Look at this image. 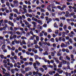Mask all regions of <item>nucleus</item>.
<instances>
[{
  "label": "nucleus",
  "instance_id": "nucleus-1",
  "mask_svg": "<svg viewBox=\"0 0 76 76\" xmlns=\"http://www.w3.org/2000/svg\"><path fill=\"white\" fill-rule=\"evenodd\" d=\"M19 12L21 13H22V14H25V13H27L28 12L26 9H24L23 8H22L20 9Z\"/></svg>",
  "mask_w": 76,
  "mask_h": 76
},
{
  "label": "nucleus",
  "instance_id": "nucleus-2",
  "mask_svg": "<svg viewBox=\"0 0 76 76\" xmlns=\"http://www.w3.org/2000/svg\"><path fill=\"white\" fill-rule=\"evenodd\" d=\"M4 22L5 23H7L8 22V24L11 25V26H12V27L14 26V25L13 24V23H12V22H10V21H9L8 22V21L7 20H4Z\"/></svg>",
  "mask_w": 76,
  "mask_h": 76
},
{
  "label": "nucleus",
  "instance_id": "nucleus-3",
  "mask_svg": "<svg viewBox=\"0 0 76 76\" xmlns=\"http://www.w3.org/2000/svg\"><path fill=\"white\" fill-rule=\"evenodd\" d=\"M13 5L14 6H15V7L18 6V5L19 4V3L18 1L17 0H15L13 1Z\"/></svg>",
  "mask_w": 76,
  "mask_h": 76
},
{
  "label": "nucleus",
  "instance_id": "nucleus-4",
  "mask_svg": "<svg viewBox=\"0 0 76 76\" xmlns=\"http://www.w3.org/2000/svg\"><path fill=\"white\" fill-rule=\"evenodd\" d=\"M55 40L56 42H58V41H61V40H62V39H61V37H60L58 38V39L57 38H56L55 39Z\"/></svg>",
  "mask_w": 76,
  "mask_h": 76
},
{
  "label": "nucleus",
  "instance_id": "nucleus-5",
  "mask_svg": "<svg viewBox=\"0 0 76 76\" xmlns=\"http://www.w3.org/2000/svg\"><path fill=\"white\" fill-rule=\"evenodd\" d=\"M67 46V45H65L63 43H62L61 45V47L62 48H64V47H66Z\"/></svg>",
  "mask_w": 76,
  "mask_h": 76
},
{
  "label": "nucleus",
  "instance_id": "nucleus-6",
  "mask_svg": "<svg viewBox=\"0 0 76 76\" xmlns=\"http://www.w3.org/2000/svg\"><path fill=\"white\" fill-rule=\"evenodd\" d=\"M30 42H28L27 43L28 45V48H29L30 47H32V46L33 45H34V43H31V45L29 44Z\"/></svg>",
  "mask_w": 76,
  "mask_h": 76
},
{
  "label": "nucleus",
  "instance_id": "nucleus-7",
  "mask_svg": "<svg viewBox=\"0 0 76 76\" xmlns=\"http://www.w3.org/2000/svg\"><path fill=\"white\" fill-rule=\"evenodd\" d=\"M21 72V73H22V74H25V73H26V71L25 70H24V69H21L20 70Z\"/></svg>",
  "mask_w": 76,
  "mask_h": 76
},
{
  "label": "nucleus",
  "instance_id": "nucleus-8",
  "mask_svg": "<svg viewBox=\"0 0 76 76\" xmlns=\"http://www.w3.org/2000/svg\"><path fill=\"white\" fill-rule=\"evenodd\" d=\"M2 70V72H3L2 74L4 75L5 74V72H6V70L5 69V68H3Z\"/></svg>",
  "mask_w": 76,
  "mask_h": 76
},
{
  "label": "nucleus",
  "instance_id": "nucleus-9",
  "mask_svg": "<svg viewBox=\"0 0 76 76\" xmlns=\"http://www.w3.org/2000/svg\"><path fill=\"white\" fill-rule=\"evenodd\" d=\"M31 23H32L33 25H34V28H35V27L37 26V23L36 22L34 21H33L31 22Z\"/></svg>",
  "mask_w": 76,
  "mask_h": 76
},
{
  "label": "nucleus",
  "instance_id": "nucleus-10",
  "mask_svg": "<svg viewBox=\"0 0 76 76\" xmlns=\"http://www.w3.org/2000/svg\"><path fill=\"white\" fill-rule=\"evenodd\" d=\"M53 60H55L57 63H59L60 62V61H59V60H58V59H57V58H53Z\"/></svg>",
  "mask_w": 76,
  "mask_h": 76
},
{
  "label": "nucleus",
  "instance_id": "nucleus-11",
  "mask_svg": "<svg viewBox=\"0 0 76 76\" xmlns=\"http://www.w3.org/2000/svg\"><path fill=\"white\" fill-rule=\"evenodd\" d=\"M39 44L40 46V47H42L43 45V42H39Z\"/></svg>",
  "mask_w": 76,
  "mask_h": 76
},
{
  "label": "nucleus",
  "instance_id": "nucleus-12",
  "mask_svg": "<svg viewBox=\"0 0 76 76\" xmlns=\"http://www.w3.org/2000/svg\"><path fill=\"white\" fill-rule=\"evenodd\" d=\"M41 31V30L40 29H39L38 30H36L34 31V32H36L37 34H38V33H39L40 31Z\"/></svg>",
  "mask_w": 76,
  "mask_h": 76
},
{
  "label": "nucleus",
  "instance_id": "nucleus-13",
  "mask_svg": "<svg viewBox=\"0 0 76 76\" xmlns=\"http://www.w3.org/2000/svg\"><path fill=\"white\" fill-rule=\"evenodd\" d=\"M4 75H5L6 76H11L9 72L8 73L6 72Z\"/></svg>",
  "mask_w": 76,
  "mask_h": 76
},
{
  "label": "nucleus",
  "instance_id": "nucleus-14",
  "mask_svg": "<svg viewBox=\"0 0 76 76\" xmlns=\"http://www.w3.org/2000/svg\"><path fill=\"white\" fill-rule=\"evenodd\" d=\"M42 67L45 69V70H47V67L45 65H43L42 66Z\"/></svg>",
  "mask_w": 76,
  "mask_h": 76
},
{
  "label": "nucleus",
  "instance_id": "nucleus-15",
  "mask_svg": "<svg viewBox=\"0 0 76 76\" xmlns=\"http://www.w3.org/2000/svg\"><path fill=\"white\" fill-rule=\"evenodd\" d=\"M13 12H15L16 13H18V10L15 9H14L13 10Z\"/></svg>",
  "mask_w": 76,
  "mask_h": 76
},
{
  "label": "nucleus",
  "instance_id": "nucleus-16",
  "mask_svg": "<svg viewBox=\"0 0 76 76\" xmlns=\"http://www.w3.org/2000/svg\"><path fill=\"white\" fill-rule=\"evenodd\" d=\"M37 22L39 23V24H40V25H42V22L41 20H38L37 21Z\"/></svg>",
  "mask_w": 76,
  "mask_h": 76
},
{
  "label": "nucleus",
  "instance_id": "nucleus-17",
  "mask_svg": "<svg viewBox=\"0 0 76 76\" xmlns=\"http://www.w3.org/2000/svg\"><path fill=\"white\" fill-rule=\"evenodd\" d=\"M48 52L47 51H45V53H43V56H45V55H48Z\"/></svg>",
  "mask_w": 76,
  "mask_h": 76
},
{
  "label": "nucleus",
  "instance_id": "nucleus-18",
  "mask_svg": "<svg viewBox=\"0 0 76 76\" xmlns=\"http://www.w3.org/2000/svg\"><path fill=\"white\" fill-rule=\"evenodd\" d=\"M15 70L14 69H12L11 70L12 74H15Z\"/></svg>",
  "mask_w": 76,
  "mask_h": 76
},
{
  "label": "nucleus",
  "instance_id": "nucleus-19",
  "mask_svg": "<svg viewBox=\"0 0 76 76\" xmlns=\"http://www.w3.org/2000/svg\"><path fill=\"white\" fill-rule=\"evenodd\" d=\"M30 68L29 67L26 68L25 69V70L26 72H28L30 70Z\"/></svg>",
  "mask_w": 76,
  "mask_h": 76
},
{
  "label": "nucleus",
  "instance_id": "nucleus-20",
  "mask_svg": "<svg viewBox=\"0 0 76 76\" xmlns=\"http://www.w3.org/2000/svg\"><path fill=\"white\" fill-rule=\"evenodd\" d=\"M17 34V35H22V33L21 32H19V31H17V32H15Z\"/></svg>",
  "mask_w": 76,
  "mask_h": 76
},
{
  "label": "nucleus",
  "instance_id": "nucleus-21",
  "mask_svg": "<svg viewBox=\"0 0 76 76\" xmlns=\"http://www.w3.org/2000/svg\"><path fill=\"white\" fill-rule=\"evenodd\" d=\"M62 63H63V64H67V61H64V60H63L62 61Z\"/></svg>",
  "mask_w": 76,
  "mask_h": 76
},
{
  "label": "nucleus",
  "instance_id": "nucleus-22",
  "mask_svg": "<svg viewBox=\"0 0 76 76\" xmlns=\"http://www.w3.org/2000/svg\"><path fill=\"white\" fill-rule=\"evenodd\" d=\"M37 42H38V41H37V40H36L34 39V44H35V45H36L37 44Z\"/></svg>",
  "mask_w": 76,
  "mask_h": 76
},
{
  "label": "nucleus",
  "instance_id": "nucleus-23",
  "mask_svg": "<svg viewBox=\"0 0 76 76\" xmlns=\"http://www.w3.org/2000/svg\"><path fill=\"white\" fill-rule=\"evenodd\" d=\"M34 58H35V60H37V59H38V58H39V56H38L37 55H35L34 56Z\"/></svg>",
  "mask_w": 76,
  "mask_h": 76
},
{
  "label": "nucleus",
  "instance_id": "nucleus-24",
  "mask_svg": "<svg viewBox=\"0 0 76 76\" xmlns=\"http://www.w3.org/2000/svg\"><path fill=\"white\" fill-rule=\"evenodd\" d=\"M58 15H61L62 14H64V15L66 14V12L63 11L61 13H60V12L58 13Z\"/></svg>",
  "mask_w": 76,
  "mask_h": 76
},
{
  "label": "nucleus",
  "instance_id": "nucleus-25",
  "mask_svg": "<svg viewBox=\"0 0 76 76\" xmlns=\"http://www.w3.org/2000/svg\"><path fill=\"white\" fill-rule=\"evenodd\" d=\"M26 37H29L30 36V33L29 32H28L26 33Z\"/></svg>",
  "mask_w": 76,
  "mask_h": 76
},
{
  "label": "nucleus",
  "instance_id": "nucleus-26",
  "mask_svg": "<svg viewBox=\"0 0 76 76\" xmlns=\"http://www.w3.org/2000/svg\"><path fill=\"white\" fill-rule=\"evenodd\" d=\"M35 48H39V49L41 48V47H39L38 45H35Z\"/></svg>",
  "mask_w": 76,
  "mask_h": 76
},
{
  "label": "nucleus",
  "instance_id": "nucleus-27",
  "mask_svg": "<svg viewBox=\"0 0 76 76\" xmlns=\"http://www.w3.org/2000/svg\"><path fill=\"white\" fill-rule=\"evenodd\" d=\"M63 29L65 30V31H66V29H67V25H65L63 27Z\"/></svg>",
  "mask_w": 76,
  "mask_h": 76
},
{
  "label": "nucleus",
  "instance_id": "nucleus-28",
  "mask_svg": "<svg viewBox=\"0 0 76 76\" xmlns=\"http://www.w3.org/2000/svg\"><path fill=\"white\" fill-rule=\"evenodd\" d=\"M36 63L37 64V66H39V65H40V63H39V62L38 61H36Z\"/></svg>",
  "mask_w": 76,
  "mask_h": 76
},
{
  "label": "nucleus",
  "instance_id": "nucleus-29",
  "mask_svg": "<svg viewBox=\"0 0 76 76\" xmlns=\"http://www.w3.org/2000/svg\"><path fill=\"white\" fill-rule=\"evenodd\" d=\"M40 70L41 71V72H44V69L42 68H39Z\"/></svg>",
  "mask_w": 76,
  "mask_h": 76
},
{
  "label": "nucleus",
  "instance_id": "nucleus-30",
  "mask_svg": "<svg viewBox=\"0 0 76 76\" xmlns=\"http://www.w3.org/2000/svg\"><path fill=\"white\" fill-rule=\"evenodd\" d=\"M5 46H6V45L4 44L2 45V50H4V49H5Z\"/></svg>",
  "mask_w": 76,
  "mask_h": 76
},
{
  "label": "nucleus",
  "instance_id": "nucleus-31",
  "mask_svg": "<svg viewBox=\"0 0 76 76\" xmlns=\"http://www.w3.org/2000/svg\"><path fill=\"white\" fill-rule=\"evenodd\" d=\"M39 37L36 36V40L37 41H38H38H39Z\"/></svg>",
  "mask_w": 76,
  "mask_h": 76
},
{
  "label": "nucleus",
  "instance_id": "nucleus-32",
  "mask_svg": "<svg viewBox=\"0 0 76 76\" xmlns=\"http://www.w3.org/2000/svg\"><path fill=\"white\" fill-rule=\"evenodd\" d=\"M69 42H70V44H72L73 43V41H72V39H69Z\"/></svg>",
  "mask_w": 76,
  "mask_h": 76
},
{
  "label": "nucleus",
  "instance_id": "nucleus-33",
  "mask_svg": "<svg viewBox=\"0 0 76 76\" xmlns=\"http://www.w3.org/2000/svg\"><path fill=\"white\" fill-rule=\"evenodd\" d=\"M40 12H45V10L44 9H41L40 10Z\"/></svg>",
  "mask_w": 76,
  "mask_h": 76
},
{
  "label": "nucleus",
  "instance_id": "nucleus-34",
  "mask_svg": "<svg viewBox=\"0 0 76 76\" xmlns=\"http://www.w3.org/2000/svg\"><path fill=\"white\" fill-rule=\"evenodd\" d=\"M14 29L15 31H16L17 30H18V29H19V28L14 27Z\"/></svg>",
  "mask_w": 76,
  "mask_h": 76
},
{
  "label": "nucleus",
  "instance_id": "nucleus-35",
  "mask_svg": "<svg viewBox=\"0 0 76 76\" xmlns=\"http://www.w3.org/2000/svg\"><path fill=\"white\" fill-rule=\"evenodd\" d=\"M66 59H67V60H70V58L69 57V56H66Z\"/></svg>",
  "mask_w": 76,
  "mask_h": 76
},
{
  "label": "nucleus",
  "instance_id": "nucleus-36",
  "mask_svg": "<svg viewBox=\"0 0 76 76\" xmlns=\"http://www.w3.org/2000/svg\"><path fill=\"white\" fill-rule=\"evenodd\" d=\"M55 33L56 34V35L57 36L58 34V31L57 30L55 32Z\"/></svg>",
  "mask_w": 76,
  "mask_h": 76
},
{
  "label": "nucleus",
  "instance_id": "nucleus-37",
  "mask_svg": "<svg viewBox=\"0 0 76 76\" xmlns=\"http://www.w3.org/2000/svg\"><path fill=\"white\" fill-rule=\"evenodd\" d=\"M22 42L23 44L24 45H26V43L25 42V40H23L22 41Z\"/></svg>",
  "mask_w": 76,
  "mask_h": 76
},
{
  "label": "nucleus",
  "instance_id": "nucleus-38",
  "mask_svg": "<svg viewBox=\"0 0 76 76\" xmlns=\"http://www.w3.org/2000/svg\"><path fill=\"white\" fill-rule=\"evenodd\" d=\"M51 56H52V57H54L55 56V53H54L52 52L51 53Z\"/></svg>",
  "mask_w": 76,
  "mask_h": 76
},
{
  "label": "nucleus",
  "instance_id": "nucleus-39",
  "mask_svg": "<svg viewBox=\"0 0 76 76\" xmlns=\"http://www.w3.org/2000/svg\"><path fill=\"white\" fill-rule=\"evenodd\" d=\"M66 44V45H70V42H69V41H67V42H65Z\"/></svg>",
  "mask_w": 76,
  "mask_h": 76
},
{
  "label": "nucleus",
  "instance_id": "nucleus-40",
  "mask_svg": "<svg viewBox=\"0 0 76 76\" xmlns=\"http://www.w3.org/2000/svg\"><path fill=\"white\" fill-rule=\"evenodd\" d=\"M50 41H51V42H54V39L53 38H51Z\"/></svg>",
  "mask_w": 76,
  "mask_h": 76
},
{
  "label": "nucleus",
  "instance_id": "nucleus-41",
  "mask_svg": "<svg viewBox=\"0 0 76 76\" xmlns=\"http://www.w3.org/2000/svg\"><path fill=\"white\" fill-rule=\"evenodd\" d=\"M39 37H42L43 36V34H42L41 32L40 33V34H39Z\"/></svg>",
  "mask_w": 76,
  "mask_h": 76
},
{
  "label": "nucleus",
  "instance_id": "nucleus-42",
  "mask_svg": "<svg viewBox=\"0 0 76 76\" xmlns=\"http://www.w3.org/2000/svg\"><path fill=\"white\" fill-rule=\"evenodd\" d=\"M23 8H24V9H27V5H23Z\"/></svg>",
  "mask_w": 76,
  "mask_h": 76
},
{
  "label": "nucleus",
  "instance_id": "nucleus-43",
  "mask_svg": "<svg viewBox=\"0 0 76 76\" xmlns=\"http://www.w3.org/2000/svg\"><path fill=\"white\" fill-rule=\"evenodd\" d=\"M21 39H27L26 37H25L24 36H23L21 37Z\"/></svg>",
  "mask_w": 76,
  "mask_h": 76
},
{
  "label": "nucleus",
  "instance_id": "nucleus-44",
  "mask_svg": "<svg viewBox=\"0 0 76 76\" xmlns=\"http://www.w3.org/2000/svg\"><path fill=\"white\" fill-rule=\"evenodd\" d=\"M62 55V53H57V56H61Z\"/></svg>",
  "mask_w": 76,
  "mask_h": 76
},
{
  "label": "nucleus",
  "instance_id": "nucleus-45",
  "mask_svg": "<svg viewBox=\"0 0 76 76\" xmlns=\"http://www.w3.org/2000/svg\"><path fill=\"white\" fill-rule=\"evenodd\" d=\"M12 37L13 39H15V38H16V37H17V36L16 35H13L12 36Z\"/></svg>",
  "mask_w": 76,
  "mask_h": 76
},
{
  "label": "nucleus",
  "instance_id": "nucleus-46",
  "mask_svg": "<svg viewBox=\"0 0 76 76\" xmlns=\"http://www.w3.org/2000/svg\"><path fill=\"white\" fill-rule=\"evenodd\" d=\"M43 27H44V28H47V25L46 23H45L43 26Z\"/></svg>",
  "mask_w": 76,
  "mask_h": 76
},
{
  "label": "nucleus",
  "instance_id": "nucleus-47",
  "mask_svg": "<svg viewBox=\"0 0 76 76\" xmlns=\"http://www.w3.org/2000/svg\"><path fill=\"white\" fill-rule=\"evenodd\" d=\"M28 12H29V13L33 12V10H32L31 9H29L28 10Z\"/></svg>",
  "mask_w": 76,
  "mask_h": 76
},
{
  "label": "nucleus",
  "instance_id": "nucleus-48",
  "mask_svg": "<svg viewBox=\"0 0 76 76\" xmlns=\"http://www.w3.org/2000/svg\"><path fill=\"white\" fill-rule=\"evenodd\" d=\"M34 38H35L34 37L31 36L29 39L30 40H33L34 39Z\"/></svg>",
  "mask_w": 76,
  "mask_h": 76
},
{
  "label": "nucleus",
  "instance_id": "nucleus-49",
  "mask_svg": "<svg viewBox=\"0 0 76 76\" xmlns=\"http://www.w3.org/2000/svg\"><path fill=\"white\" fill-rule=\"evenodd\" d=\"M43 44L45 45H47V42H43Z\"/></svg>",
  "mask_w": 76,
  "mask_h": 76
},
{
  "label": "nucleus",
  "instance_id": "nucleus-50",
  "mask_svg": "<svg viewBox=\"0 0 76 76\" xmlns=\"http://www.w3.org/2000/svg\"><path fill=\"white\" fill-rule=\"evenodd\" d=\"M24 64H25V66H28V65H29V62H25L24 63Z\"/></svg>",
  "mask_w": 76,
  "mask_h": 76
},
{
  "label": "nucleus",
  "instance_id": "nucleus-51",
  "mask_svg": "<svg viewBox=\"0 0 76 76\" xmlns=\"http://www.w3.org/2000/svg\"><path fill=\"white\" fill-rule=\"evenodd\" d=\"M34 69H35V70H37V71H38L39 70H38V67H36V66H34Z\"/></svg>",
  "mask_w": 76,
  "mask_h": 76
},
{
  "label": "nucleus",
  "instance_id": "nucleus-52",
  "mask_svg": "<svg viewBox=\"0 0 76 76\" xmlns=\"http://www.w3.org/2000/svg\"><path fill=\"white\" fill-rule=\"evenodd\" d=\"M63 71L62 70H61L60 71H59L58 72V73H59V74H61V73H63Z\"/></svg>",
  "mask_w": 76,
  "mask_h": 76
},
{
  "label": "nucleus",
  "instance_id": "nucleus-53",
  "mask_svg": "<svg viewBox=\"0 0 76 76\" xmlns=\"http://www.w3.org/2000/svg\"><path fill=\"white\" fill-rule=\"evenodd\" d=\"M18 52H19V50H18V49H15V53H18Z\"/></svg>",
  "mask_w": 76,
  "mask_h": 76
},
{
  "label": "nucleus",
  "instance_id": "nucleus-54",
  "mask_svg": "<svg viewBox=\"0 0 76 76\" xmlns=\"http://www.w3.org/2000/svg\"><path fill=\"white\" fill-rule=\"evenodd\" d=\"M70 34H71L72 35H75V34L74 33V31H71L70 32Z\"/></svg>",
  "mask_w": 76,
  "mask_h": 76
},
{
  "label": "nucleus",
  "instance_id": "nucleus-55",
  "mask_svg": "<svg viewBox=\"0 0 76 76\" xmlns=\"http://www.w3.org/2000/svg\"><path fill=\"white\" fill-rule=\"evenodd\" d=\"M11 50H12V51H14V50H15V47H12V48H11Z\"/></svg>",
  "mask_w": 76,
  "mask_h": 76
},
{
  "label": "nucleus",
  "instance_id": "nucleus-56",
  "mask_svg": "<svg viewBox=\"0 0 76 76\" xmlns=\"http://www.w3.org/2000/svg\"><path fill=\"white\" fill-rule=\"evenodd\" d=\"M18 66V64L16 63H15L14 65V67H17V66Z\"/></svg>",
  "mask_w": 76,
  "mask_h": 76
},
{
  "label": "nucleus",
  "instance_id": "nucleus-57",
  "mask_svg": "<svg viewBox=\"0 0 76 76\" xmlns=\"http://www.w3.org/2000/svg\"><path fill=\"white\" fill-rule=\"evenodd\" d=\"M15 42V44H19V43H20V41H19V40H17L16 41V42Z\"/></svg>",
  "mask_w": 76,
  "mask_h": 76
},
{
  "label": "nucleus",
  "instance_id": "nucleus-58",
  "mask_svg": "<svg viewBox=\"0 0 76 76\" xmlns=\"http://www.w3.org/2000/svg\"><path fill=\"white\" fill-rule=\"evenodd\" d=\"M48 32H52V30H51L50 28H48Z\"/></svg>",
  "mask_w": 76,
  "mask_h": 76
},
{
  "label": "nucleus",
  "instance_id": "nucleus-59",
  "mask_svg": "<svg viewBox=\"0 0 76 76\" xmlns=\"http://www.w3.org/2000/svg\"><path fill=\"white\" fill-rule=\"evenodd\" d=\"M70 20L71 22H74V21H75V19L73 18H72L70 19Z\"/></svg>",
  "mask_w": 76,
  "mask_h": 76
},
{
  "label": "nucleus",
  "instance_id": "nucleus-60",
  "mask_svg": "<svg viewBox=\"0 0 76 76\" xmlns=\"http://www.w3.org/2000/svg\"><path fill=\"white\" fill-rule=\"evenodd\" d=\"M4 66L5 67L7 68V64H4Z\"/></svg>",
  "mask_w": 76,
  "mask_h": 76
},
{
  "label": "nucleus",
  "instance_id": "nucleus-61",
  "mask_svg": "<svg viewBox=\"0 0 76 76\" xmlns=\"http://www.w3.org/2000/svg\"><path fill=\"white\" fill-rule=\"evenodd\" d=\"M18 17L19 18V19H20V20H23V19H22V17L21 16H20V15H19L18 16Z\"/></svg>",
  "mask_w": 76,
  "mask_h": 76
},
{
  "label": "nucleus",
  "instance_id": "nucleus-62",
  "mask_svg": "<svg viewBox=\"0 0 76 76\" xmlns=\"http://www.w3.org/2000/svg\"><path fill=\"white\" fill-rule=\"evenodd\" d=\"M3 63H5V64H6V63H7V61H6V60H4L3 61Z\"/></svg>",
  "mask_w": 76,
  "mask_h": 76
},
{
  "label": "nucleus",
  "instance_id": "nucleus-63",
  "mask_svg": "<svg viewBox=\"0 0 76 76\" xmlns=\"http://www.w3.org/2000/svg\"><path fill=\"white\" fill-rule=\"evenodd\" d=\"M29 60L30 61H34V60L33 59V58H29Z\"/></svg>",
  "mask_w": 76,
  "mask_h": 76
},
{
  "label": "nucleus",
  "instance_id": "nucleus-64",
  "mask_svg": "<svg viewBox=\"0 0 76 76\" xmlns=\"http://www.w3.org/2000/svg\"><path fill=\"white\" fill-rule=\"evenodd\" d=\"M63 24L62 23H61L60 24H59L60 27H62L63 26Z\"/></svg>",
  "mask_w": 76,
  "mask_h": 76
}]
</instances>
